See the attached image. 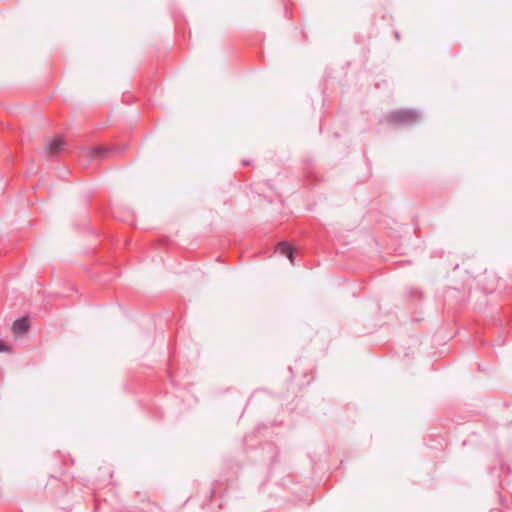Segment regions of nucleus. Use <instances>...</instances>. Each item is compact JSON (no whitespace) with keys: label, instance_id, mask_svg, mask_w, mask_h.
I'll return each mask as SVG.
<instances>
[{"label":"nucleus","instance_id":"1","mask_svg":"<svg viewBox=\"0 0 512 512\" xmlns=\"http://www.w3.org/2000/svg\"><path fill=\"white\" fill-rule=\"evenodd\" d=\"M420 114L412 109H399L388 113L385 120L389 124L408 126L420 120Z\"/></svg>","mask_w":512,"mask_h":512},{"label":"nucleus","instance_id":"2","mask_svg":"<svg viewBox=\"0 0 512 512\" xmlns=\"http://www.w3.org/2000/svg\"><path fill=\"white\" fill-rule=\"evenodd\" d=\"M83 153L92 159L104 158L109 154V150L104 147L86 148Z\"/></svg>","mask_w":512,"mask_h":512},{"label":"nucleus","instance_id":"3","mask_svg":"<svg viewBox=\"0 0 512 512\" xmlns=\"http://www.w3.org/2000/svg\"><path fill=\"white\" fill-rule=\"evenodd\" d=\"M63 146L64 140L61 137H57L47 144L46 150L50 156H54L61 151Z\"/></svg>","mask_w":512,"mask_h":512},{"label":"nucleus","instance_id":"4","mask_svg":"<svg viewBox=\"0 0 512 512\" xmlns=\"http://www.w3.org/2000/svg\"><path fill=\"white\" fill-rule=\"evenodd\" d=\"M15 334H23L29 329V320L27 318L17 319L12 326Z\"/></svg>","mask_w":512,"mask_h":512},{"label":"nucleus","instance_id":"5","mask_svg":"<svg viewBox=\"0 0 512 512\" xmlns=\"http://www.w3.org/2000/svg\"><path fill=\"white\" fill-rule=\"evenodd\" d=\"M277 251L282 255H286L292 264L294 263V251L287 242H280L277 246Z\"/></svg>","mask_w":512,"mask_h":512},{"label":"nucleus","instance_id":"6","mask_svg":"<svg viewBox=\"0 0 512 512\" xmlns=\"http://www.w3.org/2000/svg\"><path fill=\"white\" fill-rule=\"evenodd\" d=\"M8 349L9 348L5 344L0 343V352L7 351Z\"/></svg>","mask_w":512,"mask_h":512}]
</instances>
